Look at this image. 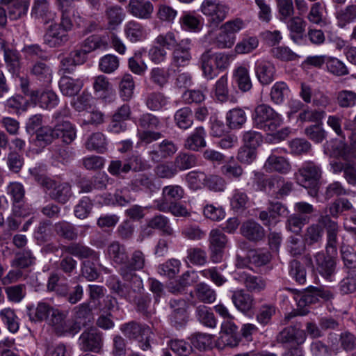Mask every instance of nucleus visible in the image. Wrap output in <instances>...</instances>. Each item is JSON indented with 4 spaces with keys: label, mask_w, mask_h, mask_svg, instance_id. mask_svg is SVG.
Here are the masks:
<instances>
[{
    "label": "nucleus",
    "mask_w": 356,
    "mask_h": 356,
    "mask_svg": "<svg viewBox=\"0 0 356 356\" xmlns=\"http://www.w3.org/2000/svg\"><path fill=\"white\" fill-rule=\"evenodd\" d=\"M29 172L38 184L45 191H49L51 199L60 204H65L72 197V188L68 183L58 182L41 173L36 168L29 169Z\"/></svg>",
    "instance_id": "1"
},
{
    "label": "nucleus",
    "mask_w": 356,
    "mask_h": 356,
    "mask_svg": "<svg viewBox=\"0 0 356 356\" xmlns=\"http://www.w3.org/2000/svg\"><path fill=\"white\" fill-rule=\"evenodd\" d=\"M241 232L243 236L252 241L261 240L264 235V229L257 222L248 220L243 223Z\"/></svg>",
    "instance_id": "34"
},
{
    "label": "nucleus",
    "mask_w": 356,
    "mask_h": 356,
    "mask_svg": "<svg viewBox=\"0 0 356 356\" xmlns=\"http://www.w3.org/2000/svg\"><path fill=\"white\" fill-rule=\"evenodd\" d=\"M234 279L243 284L250 292L259 293L266 286V281L261 277L252 275L245 270L236 273Z\"/></svg>",
    "instance_id": "13"
},
{
    "label": "nucleus",
    "mask_w": 356,
    "mask_h": 356,
    "mask_svg": "<svg viewBox=\"0 0 356 356\" xmlns=\"http://www.w3.org/2000/svg\"><path fill=\"white\" fill-rule=\"evenodd\" d=\"M105 17L107 22L106 29L108 31L115 30L123 22L125 13L123 9L119 6H111L105 10Z\"/></svg>",
    "instance_id": "30"
},
{
    "label": "nucleus",
    "mask_w": 356,
    "mask_h": 356,
    "mask_svg": "<svg viewBox=\"0 0 356 356\" xmlns=\"http://www.w3.org/2000/svg\"><path fill=\"white\" fill-rule=\"evenodd\" d=\"M289 92V88L285 82L277 81L271 88L270 97L274 104H281L288 97Z\"/></svg>",
    "instance_id": "46"
},
{
    "label": "nucleus",
    "mask_w": 356,
    "mask_h": 356,
    "mask_svg": "<svg viewBox=\"0 0 356 356\" xmlns=\"http://www.w3.org/2000/svg\"><path fill=\"white\" fill-rule=\"evenodd\" d=\"M195 316L198 321L204 326L210 328L216 327L217 320L209 307L202 305L197 306L195 309Z\"/></svg>",
    "instance_id": "40"
},
{
    "label": "nucleus",
    "mask_w": 356,
    "mask_h": 356,
    "mask_svg": "<svg viewBox=\"0 0 356 356\" xmlns=\"http://www.w3.org/2000/svg\"><path fill=\"white\" fill-rule=\"evenodd\" d=\"M120 330L129 339H139L151 332V329L149 326L135 321H131L122 325Z\"/></svg>",
    "instance_id": "25"
},
{
    "label": "nucleus",
    "mask_w": 356,
    "mask_h": 356,
    "mask_svg": "<svg viewBox=\"0 0 356 356\" xmlns=\"http://www.w3.org/2000/svg\"><path fill=\"white\" fill-rule=\"evenodd\" d=\"M81 80L72 79L68 76H63L59 81V88L63 95L73 97L79 93L83 87Z\"/></svg>",
    "instance_id": "35"
},
{
    "label": "nucleus",
    "mask_w": 356,
    "mask_h": 356,
    "mask_svg": "<svg viewBox=\"0 0 356 356\" xmlns=\"http://www.w3.org/2000/svg\"><path fill=\"white\" fill-rule=\"evenodd\" d=\"M169 306L172 310L168 316L170 325L177 330L184 327L188 320L186 301L184 299H172Z\"/></svg>",
    "instance_id": "7"
},
{
    "label": "nucleus",
    "mask_w": 356,
    "mask_h": 356,
    "mask_svg": "<svg viewBox=\"0 0 356 356\" xmlns=\"http://www.w3.org/2000/svg\"><path fill=\"white\" fill-rule=\"evenodd\" d=\"M120 65L118 58L113 54H107L103 56L99 63V67L102 72L110 74L115 71Z\"/></svg>",
    "instance_id": "60"
},
{
    "label": "nucleus",
    "mask_w": 356,
    "mask_h": 356,
    "mask_svg": "<svg viewBox=\"0 0 356 356\" xmlns=\"http://www.w3.org/2000/svg\"><path fill=\"white\" fill-rule=\"evenodd\" d=\"M236 40V35H231L225 29L220 28V32L212 40V44L218 49H229Z\"/></svg>",
    "instance_id": "51"
},
{
    "label": "nucleus",
    "mask_w": 356,
    "mask_h": 356,
    "mask_svg": "<svg viewBox=\"0 0 356 356\" xmlns=\"http://www.w3.org/2000/svg\"><path fill=\"white\" fill-rule=\"evenodd\" d=\"M214 94L216 99L220 102H225L228 99V77L222 76L214 85Z\"/></svg>",
    "instance_id": "57"
},
{
    "label": "nucleus",
    "mask_w": 356,
    "mask_h": 356,
    "mask_svg": "<svg viewBox=\"0 0 356 356\" xmlns=\"http://www.w3.org/2000/svg\"><path fill=\"white\" fill-rule=\"evenodd\" d=\"M334 255L329 254L327 252H318L314 255V263L310 254H305L302 259L306 266L312 268H316L324 278L331 280L335 273L336 262Z\"/></svg>",
    "instance_id": "5"
},
{
    "label": "nucleus",
    "mask_w": 356,
    "mask_h": 356,
    "mask_svg": "<svg viewBox=\"0 0 356 356\" xmlns=\"http://www.w3.org/2000/svg\"><path fill=\"white\" fill-rule=\"evenodd\" d=\"M5 293L8 301L19 303L26 295V287L24 284L9 286L5 288Z\"/></svg>",
    "instance_id": "54"
},
{
    "label": "nucleus",
    "mask_w": 356,
    "mask_h": 356,
    "mask_svg": "<svg viewBox=\"0 0 356 356\" xmlns=\"http://www.w3.org/2000/svg\"><path fill=\"white\" fill-rule=\"evenodd\" d=\"M210 259L213 263L222 261L224 250L228 243L227 236L218 229H212L209 236Z\"/></svg>",
    "instance_id": "8"
},
{
    "label": "nucleus",
    "mask_w": 356,
    "mask_h": 356,
    "mask_svg": "<svg viewBox=\"0 0 356 356\" xmlns=\"http://www.w3.org/2000/svg\"><path fill=\"white\" fill-rule=\"evenodd\" d=\"M254 72L259 82L261 85H269L275 79L276 70L273 63L261 61L256 63Z\"/></svg>",
    "instance_id": "24"
},
{
    "label": "nucleus",
    "mask_w": 356,
    "mask_h": 356,
    "mask_svg": "<svg viewBox=\"0 0 356 356\" xmlns=\"http://www.w3.org/2000/svg\"><path fill=\"white\" fill-rule=\"evenodd\" d=\"M215 55L211 49L204 51L200 56L199 63L204 76L208 79H213L218 75L215 68Z\"/></svg>",
    "instance_id": "26"
},
{
    "label": "nucleus",
    "mask_w": 356,
    "mask_h": 356,
    "mask_svg": "<svg viewBox=\"0 0 356 356\" xmlns=\"http://www.w3.org/2000/svg\"><path fill=\"white\" fill-rule=\"evenodd\" d=\"M337 102L341 108H350L356 104V92L353 90H343L338 92Z\"/></svg>",
    "instance_id": "61"
},
{
    "label": "nucleus",
    "mask_w": 356,
    "mask_h": 356,
    "mask_svg": "<svg viewBox=\"0 0 356 356\" xmlns=\"http://www.w3.org/2000/svg\"><path fill=\"white\" fill-rule=\"evenodd\" d=\"M30 74L38 81L49 83L52 79V70L44 62L40 60L34 62L29 68Z\"/></svg>",
    "instance_id": "33"
},
{
    "label": "nucleus",
    "mask_w": 356,
    "mask_h": 356,
    "mask_svg": "<svg viewBox=\"0 0 356 356\" xmlns=\"http://www.w3.org/2000/svg\"><path fill=\"white\" fill-rule=\"evenodd\" d=\"M275 1L280 21L284 22H286V20L294 14L293 0Z\"/></svg>",
    "instance_id": "56"
},
{
    "label": "nucleus",
    "mask_w": 356,
    "mask_h": 356,
    "mask_svg": "<svg viewBox=\"0 0 356 356\" xmlns=\"http://www.w3.org/2000/svg\"><path fill=\"white\" fill-rule=\"evenodd\" d=\"M134 82L131 74L123 76L120 83V92L124 100H129L133 96Z\"/></svg>",
    "instance_id": "62"
},
{
    "label": "nucleus",
    "mask_w": 356,
    "mask_h": 356,
    "mask_svg": "<svg viewBox=\"0 0 356 356\" xmlns=\"http://www.w3.org/2000/svg\"><path fill=\"white\" fill-rule=\"evenodd\" d=\"M6 193L13 201V211L15 215L24 216L25 213L22 209L25 198V188L23 184L18 181L10 182L6 187Z\"/></svg>",
    "instance_id": "12"
},
{
    "label": "nucleus",
    "mask_w": 356,
    "mask_h": 356,
    "mask_svg": "<svg viewBox=\"0 0 356 356\" xmlns=\"http://www.w3.org/2000/svg\"><path fill=\"white\" fill-rule=\"evenodd\" d=\"M323 230L319 225L312 224L309 225L304 234V241L308 245H312L321 241Z\"/></svg>",
    "instance_id": "55"
},
{
    "label": "nucleus",
    "mask_w": 356,
    "mask_h": 356,
    "mask_svg": "<svg viewBox=\"0 0 356 356\" xmlns=\"http://www.w3.org/2000/svg\"><path fill=\"white\" fill-rule=\"evenodd\" d=\"M0 317L8 330L12 333H16L19 328V323L14 309L7 307L0 311Z\"/></svg>",
    "instance_id": "45"
},
{
    "label": "nucleus",
    "mask_w": 356,
    "mask_h": 356,
    "mask_svg": "<svg viewBox=\"0 0 356 356\" xmlns=\"http://www.w3.org/2000/svg\"><path fill=\"white\" fill-rule=\"evenodd\" d=\"M0 50L3 51L5 61L10 67L9 70L12 69L13 73L17 72L19 69V60L17 54L6 48V42L2 38H0Z\"/></svg>",
    "instance_id": "58"
},
{
    "label": "nucleus",
    "mask_w": 356,
    "mask_h": 356,
    "mask_svg": "<svg viewBox=\"0 0 356 356\" xmlns=\"http://www.w3.org/2000/svg\"><path fill=\"white\" fill-rule=\"evenodd\" d=\"M246 119V114L241 108L231 109L226 114L227 125L232 129L241 128Z\"/></svg>",
    "instance_id": "42"
},
{
    "label": "nucleus",
    "mask_w": 356,
    "mask_h": 356,
    "mask_svg": "<svg viewBox=\"0 0 356 356\" xmlns=\"http://www.w3.org/2000/svg\"><path fill=\"white\" fill-rule=\"evenodd\" d=\"M79 341L81 350L85 352L99 353L103 345L101 333L93 328L83 332Z\"/></svg>",
    "instance_id": "11"
},
{
    "label": "nucleus",
    "mask_w": 356,
    "mask_h": 356,
    "mask_svg": "<svg viewBox=\"0 0 356 356\" xmlns=\"http://www.w3.org/2000/svg\"><path fill=\"white\" fill-rule=\"evenodd\" d=\"M202 13L209 17L210 26L217 27L227 17L229 8L218 0H204L200 7Z\"/></svg>",
    "instance_id": "6"
},
{
    "label": "nucleus",
    "mask_w": 356,
    "mask_h": 356,
    "mask_svg": "<svg viewBox=\"0 0 356 356\" xmlns=\"http://www.w3.org/2000/svg\"><path fill=\"white\" fill-rule=\"evenodd\" d=\"M191 47V39L180 40L172 52V65L176 67L188 66L192 60Z\"/></svg>",
    "instance_id": "9"
},
{
    "label": "nucleus",
    "mask_w": 356,
    "mask_h": 356,
    "mask_svg": "<svg viewBox=\"0 0 356 356\" xmlns=\"http://www.w3.org/2000/svg\"><path fill=\"white\" fill-rule=\"evenodd\" d=\"M170 74L168 69L161 67L153 68L149 74L151 81L160 88H163L168 82Z\"/></svg>",
    "instance_id": "59"
},
{
    "label": "nucleus",
    "mask_w": 356,
    "mask_h": 356,
    "mask_svg": "<svg viewBox=\"0 0 356 356\" xmlns=\"http://www.w3.org/2000/svg\"><path fill=\"white\" fill-rule=\"evenodd\" d=\"M63 250L81 259L91 258L94 260H97L99 259L97 252L80 243H72L68 245H65L63 247Z\"/></svg>",
    "instance_id": "27"
},
{
    "label": "nucleus",
    "mask_w": 356,
    "mask_h": 356,
    "mask_svg": "<svg viewBox=\"0 0 356 356\" xmlns=\"http://www.w3.org/2000/svg\"><path fill=\"white\" fill-rule=\"evenodd\" d=\"M264 168L267 172H277L285 175L291 171V165L285 157L271 154L265 162Z\"/></svg>",
    "instance_id": "23"
},
{
    "label": "nucleus",
    "mask_w": 356,
    "mask_h": 356,
    "mask_svg": "<svg viewBox=\"0 0 356 356\" xmlns=\"http://www.w3.org/2000/svg\"><path fill=\"white\" fill-rule=\"evenodd\" d=\"M232 79L243 92H248L252 88L249 70L244 65L238 66L233 70Z\"/></svg>",
    "instance_id": "29"
},
{
    "label": "nucleus",
    "mask_w": 356,
    "mask_h": 356,
    "mask_svg": "<svg viewBox=\"0 0 356 356\" xmlns=\"http://www.w3.org/2000/svg\"><path fill=\"white\" fill-rule=\"evenodd\" d=\"M44 42L49 47L55 48L64 45L69 40L68 34L60 25L54 24L50 25L44 35Z\"/></svg>",
    "instance_id": "15"
},
{
    "label": "nucleus",
    "mask_w": 356,
    "mask_h": 356,
    "mask_svg": "<svg viewBox=\"0 0 356 356\" xmlns=\"http://www.w3.org/2000/svg\"><path fill=\"white\" fill-rule=\"evenodd\" d=\"M106 254L109 259L115 265L123 267L129 259L126 246L119 241L111 242L106 248Z\"/></svg>",
    "instance_id": "21"
},
{
    "label": "nucleus",
    "mask_w": 356,
    "mask_h": 356,
    "mask_svg": "<svg viewBox=\"0 0 356 356\" xmlns=\"http://www.w3.org/2000/svg\"><path fill=\"white\" fill-rule=\"evenodd\" d=\"M127 283L122 284L118 278L112 277L108 281V287L110 289L119 296L129 301H132L134 295L136 293H139L140 291L134 290L133 282H126Z\"/></svg>",
    "instance_id": "20"
},
{
    "label": "nucleus",
    "mask_w": 356,
    "mask_h": 356,
    "mask_svg": "<svg viewBox=\"0 0 356 356\" xmlns=\"http://www.w3.org/2000/svg\"><path fill=\"white\" fill-rule=\"evenodd\" d=\"M249 198L247 194L238 189L234 191L233 195L230 200L232 209L236 211H243L248 204Z\"/></svg>",
    "instance_id": "63"
},
{
    "label": "nucleus",
    "mask_w": 356,
    "mask_h": 356,
    "mask_svg": "<svg viewBox=\"0 0 356 356\" xmlns=\"http://www.w3.org/2000/svg\"><path fill=\"white\" fill-rule=\"evenodd\" d=\"M53 309L54 308L49 304L40 302L35 307L33 305L27 307V315L31 321H42L44 320H49Z\"/></svg>",
    "instance_id": "31"
},
{
    "label": "nucleus",
    "mask_w": 356,
    "mask_h": 356,
    "mask_svg": "<svg viewBox=\"0 0 356 356\" xmlns=\"http://www.w3.org/2000/svg\"><path fill=\"white\" fill-rule=\"evenodd\" d=\"M306 339V334L301 329V325L289 326L282 330L277 336L278 343L289 345H300Z\"/></svg>",
    "instance_id": "14"
},
{
    "label": "nucleus",
    "mask_w": 356,
    "mask_h": 356,
    "mask_svg": "<svg viewBox=\"0 0 356 356\" xmlns=\"http://www.w3.org/2000/svg\"><path fill=\"white\" fill-rule=\"evenodd\" d=\"M31 15L44 24H48L56 18V13L50 10L49 0H34Z\"/></svg>",
    "instance_id": "17"
},
{
    "label": "nucleus",
    "mask_w": 356,
    "mask_h": 356,
    "mask_svg": "<svg viewBox=\"0 0 356 356\" xmlns=\"http://www.w3.org/2000/svg\"><path fill=\"white\" fill-rule=\"evenodd\" d=\"M136 124L140 130L159 129L161 127L159 118L149 113L140 115Z\"/></svg>",
    "instance_id": "50"
},
{
    "label": "nucleus",
    "mask_w": 356,
    "mask_h": 356,
    "mask_svg": "<svg viewBox=\"0 0 356 356\" xmlns=\"http://www.w3.org/2000/svg\"><path fill=\"white\" fill-rule=\"evenodd\" d=\"M176 125L182 129L191 127L193 122V113L190 108L184 107L177 110L174 115Z\"/></svg>",
    "instance_id": "49"
},
{
    "label": "nucleus",
    "mask_w": 356,
    "mask_h": 356,
    "mask_svg": "<svg viewBox=\"0 0 356 356\" xmlns=\"http://www.w3.org/2000/svg\"><path fill=\"white\" fill-rule=\"evenodd\" d=\"M75 321L81 326L86 325L92 319V309L89 303L83 302L76 306L74 309Z\"/></svg>",
    "instance_id": "48"
},
{
    "label": "nucleus",
    "mask_w": 356,
    "mask_h": 356,
    "mask_svg": "<svg viewBox=\"0 0 356 356\" xmlns=\"http://www.w3.org/2000/svg\"><path fill=\"white\" fill-rule=\"evenodd\" d=\"M205 136L206 132L202 127L196 128L194 132L185 140V148L197 151L200 148L204 147L206 146Z\"/></svg>",
    "instance_id": "37"
},
{
    "label": "nucleus",
    "mask_w": 356,
    "mask_h": 356,
    "mask_svg": "<svg viewBox=\"0 0 356 356\" xmlns=\"http://www.w3.org/2000/svg\"><path fill=\"white\" fill-rule=\"evenodd\" d=\"M145 264V256L140 250H134L130 259H127L123 267H120L119 273L125 282H133L134 290L141 291L143 287V281L136 273L142 270Z\"/></svg>",
    "instance_id": "4"
},
{
    "label": "nucleus",
    "mask_w": 356,
    "mask_h": 356,
    "mask_svg": "<svg viewBox=\"0 0 356 356\" xmlns=\"http://www.w3.org/2000/svg\"><path fill=\"white\" fill-rule=\"evenodd\" d=\"M187 259L193 265L202 266L207 263V252L200 248H192L187 250Z\"/></svg>",
    "instance_id": "64"
},
{
    "label": "nucleus",
    "mask_w": 356,
    "mask_h": 356,
    "mask_svg": "<svg viewBox=\"0 0 356 356\" xmlns=\"http://www.w3.org/2000/svg\"><path fill=\"white\" fill-rule=\"evenodd\" d=\"M54 227L56 234L65 239L74 241L78 238L79 233L76 228L69 222H58L55 223Z\"/></svg>",
    "instance_id": "41"
},
{
    "label": "nucleus",
    "mask_w": 356,
    "mask_h": 356,
    "mask_svg": "<svg viewBox=\"0 0 356 356\" xmlns=\"http://www.w3.org/2000/svg\"><path fill=\"white\" fill-rule=\"evenodd\" d=\"M197 163L196 155L188 152H179L174 160L177 170L183 171L195 167Z\"/></svg>",
    "instance_id": "43"
},
{
    "label": "nucleus",
    "mask_w": 356,
    "mask_h": 356,
    "mask_svg": "<svg viewBox=\"0 0 356 356\" xmlns=\"http://www.w3.org/2000/svg\"><path fill=\"white\" fill-rule=\"evenodd\" d=\"M294 176L300 186L310 190L309 194L311 196H317L322 177V169L319 165L312 161H305Z\"/></svg>",
    "instance_id": "2"
},
{
    "label": "nucleus",
    "mask_w": 356,
    "mask_h": 356,
    "mask_svg": "<svg viewBox=\"0 0 356 356\" xmlns=\"http://www.w3.org/2000/svg\"><path fill=\"white\" fill-rule=\"evenodd\" d=\"M30 100L42 108L52 109L58 104L57 95L51 90H31Z\"/></svg>",
    "instance_id": "16"
},
{
    "label": "nucleus",
    "mask_w": 356,
    "mask_h": 356,
    "mask_svg": "<svg viewBox=\"0 0 356 356\" xmlns=\"http://www.w3.org/2000/svg\"><path fill=\"white\" fill-rule=\"evenodd\" d=\"M124 32L126 38L131 42L142 41L147 36L145 27L139 22L134 20L126 23Z\"/></svg>",
    "instance_id": "32"
},
{
    "label": "nucleus",
    "mask_w": 356,
    "mask_h": 356,
    "mask_svg": "<svg viewBox=\"0 0 356 356\" xmlns=\"http://www.w3.org/2000/svg\"><path fill=\"white\" fill-rule=\"evenodd\" d=\"M231 299L235 307L243 314L251 311L254 305L252 296L243 289L234 291Z\"/></svg>",
    "instance_id": "22"
},
{
    "label": "nucleus",
    "mask_w": 356,
    "mask_h": 356,
    "mask_svg": "<svg viewBox=\"0 0 356 356\" xmlns=\"http://www.w3.org/2000/svg\"><path fill=\"white\" fill-rule=\"evenodd\" d=\"M318 222L326 229V252L329 254H336L337 251V235L339 232L337 222L332 220L328 214L321 216L318 219Z\"/></svg>",
    "instance_id": "10"
},
{
    "label": "nucleus",
    "mask_w": 356,
    "mask_h": 356,
    "mask_svg": "<svg viewBox=\"0 0 356 356\" xmlns=\"http://www.w3.org/2000/svg\"><path fill=\"white\" fill-rule=\"evenodd\" d=\"M252 121L256 128L264 130L269 134L277 131L282 123L281 115L265 104L255 107L252 113Z\"/></svg>",
    "instance_id": "3"
},
{
    "label": "nucleus",
    "mask_w": 356,
    "mask_h": 356,
    "mask_svg": "<svg viewBox=\"0 0 356 356\" xmlns=\"http://www.w3.org/2000/svg\"><path fill=\"white\" fill-rule=\"evenodd\" d=\"M128 12L140 19H149L154 11L152 3L148 0H129Z\"/></svg>",
    "instance_id": "18"
},
{
    "label": "nucleus",
    "mask_w": 356,
    "mask_h": 356,
    "mask_svg": "<svg viewBox=\"0 0 356 356\" xmlns=\"http://www.w3.org/2000/svg\"><path fill=\"white\" fill-rule=\"evenodd\" d=\"M337 25L341 29L346 28L356 21V4H350L336 10L334 13Z\"/></svg>",
    "instance_id": "28"
},
{
    "label": "nucleus",
    "mask_w": 356,
    "mask_h": 356,
    "mask_svg": "<svg viewBox=\"0 0 356 356\" xmlns=\"http://www.w3.org/2000/svg\"><path fill=\"white\" fill-rule=\"evenodd\" d=\"M149 227L159 229L162 232L164 235L174 236L175 232L170 226L168 218L163 215H156L148 220Z\"/></svg>",
    "instance_id": "39"
},
{
    "label": "nucleus",
    "mask_w": 356,
    "mask_h": 356,
    "mask_svg": "<svg viewBox=\"0 0 356 356\" xmlns=\"http://www.w3.org/2000/svg\"><path fill=\"white\" fill-rule=\"evenodd\" d=\"M106 140L103 134L96 132L91 134L86 142V148L98 153H104L106 150Z\"/></svg>",
    "instance_id": "44"
},
{
    "label": "nucleus",
    "mask_w": 356,
    "mask_h": 356,
    "mask_svg": "<svg viewBox=\"0 0 356 356\" xmlns=\"http://www.w3.org/2000/svg\"><path fill=\"white\" fill-rule=\"evenodd\" d=\"M27 0H15L8 7V15L11 20H17L25 16L29 9Z\"/></svg>",
    "instance_id": "53"
},
{
    "label": "nucleus",
    "mask_w": 356,
    "mask_h": 356,
    "mask_svg": "<svg viewBox=\"0 0 356 356\" xmlns=\"http://www.w3.org/2000/svg\"><path fill=\"white\" fill-rule=\"evenodd\" d=\"M81 46L88 54L97 49L105 50L108 47V38L106 35H92L83 41Z\"/></svg>",
    "instance_id": "36"
},
{
    "label": "nucleus",
    "mask_w": 356,
    "mask_h": 356,
    "mask_svg": "<svg viewBox=\"0 0 356 356\" xmlns=\"http://www.w3.org/2000/svg\"><path fill=\"white\" fill-rule=\"evenodd\" d=\"M53 134L55 138H60L63 143L68 145L76 138V129L70 121H61L56 123L53 128Z\"/></svg>",
    "instance_id": "19"
},
{
    "label": "nucleus",
    "mask_w": 356,
    "mask_h": 356,
    "mask_svg": "<svg viewBox=\"0 0 356 356\" xmlns=\"http://www.w3.org/2000/svg\"><path fill=\"white\" fill-rule=\"evenodd\" d=\"M194 293L196 298L205 304L214 302L217 296L216 291L205 282L197 284L194 288Z\"/></svg>",
    "instance_id": "38"
},
{
    "label": "nucleus",
    "mask_w": 356,
    "mask_h": 356,
    "mask_svg": "<svg viewBox=\"0 0 356 356\" xmlns=\"http://www.w3.org/2000/svg\"><path fill=\"white\" fill-rule=\"evenodd\" d=\"M168 97L160 92H153L147 95L145 99L147 107L153 111L161 110L168 104Z\"/></svg>",
    "instance_id": "47"
},
{
    "label": "nucleus",
    "mask_w": 356,
    "mask_h": 356,
    "mask_svg": "<svg viewBox=\"0 0 356 356\" xmlns=\"http://www.w3.org/2000/svg\"><path fill=\"white\" fill-rule=\"evenodd\" d=\"M181 264L179 260L170 259L158 267L159 273L168 278H174L180 271Z\"/></svg>",
    "instance_id": "52"
}]
</instances>
